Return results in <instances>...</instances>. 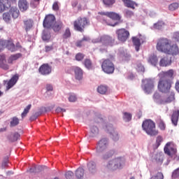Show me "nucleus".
<instances>
[{"label":"nucleus","mask_w":179,"mask_h":179,"mask_svg":"<svg viewBox=\"0 0 179 179\" xmlns=\"http://www.w3.org/2000/svg\"><path fill=\"white\" fill-rule=\"evenodd\" d=\"M62 26H64V24L62 23V22L59 21V22H55L53 25H52V27H50V29H52V30H54V31L57 32V31H59V30H61V29H62Z\"/></svg>","instance_id":"nucleus-27"},{"label":"nucleus","mask_w":179,"mask_h":179,"mask_svg":"<svg viewBox=\"0 0 179 179\" xmlns=\"http://www.w3.org/2000/svg\"><path fill=\"white\" fill-rule=\"evenodd\" d=\"M89 24H90V22L87 18L85 17H80L73 22L74 30L83 33V31H85V29H86Z\"/></svg>","instance_id":"nucleus-4"},{"label":"nucleus","mask_w":179,"mask_h":179,"mask_svg":"<svg viewBox=\"0 0 179 179\" xmlns=\"http://www.w3.org/2000/svg\"><path fill=\"white\" fill-rule=\"evenodd\" d=\"M91 132L92 134H94V135H96V134H99V128H97V127H96V126H93L91 128Z\"/></svg>","instance_id":"nucleus-64"},{"label":"nucleus","mask_w":179,"mask_h":179,"mask_svg":"<svg viewBox=\"0 0 179 179\" xmlns=\"http://www.w3.org/2000/svg\"><path fill=\"white\" fill-rule=\"evenodd\" d=\"M19 138H20V134L19 133H15L13 138L8 137V139L10 142H16Z\"/></svg>","instance_id":"nucleus-49"},{"label":"nucleus","mask_w":179,"mask_h":179,"mask_svg":"<svg viewBox=\"0 0 179 179\" xmlns=\"http://www.w3.org/2000/svg\"><path fill=\"white\" fill-rule=\"evenodd\" d=\"M18 7L21 12H26L29 9V1L27 0H19Z\"/></svg>","instance_id":"nucleus-20"},{"label":"nucleus","mask_w":179,"mask_h":179,"mask_svg":"<svg viewBox=\"0 0 179 179\" xmlns=\"http://www.w3.org/2000/svg\"><path fill=\"white\" fill-rule=\"evenodd\" d=\"M131 120H132V114L128 112L123 113V121H124V122H129Z\"/></svg>","instance_id":"nucleus-36"},{"label":"nucleus","mask_w":179,"mask_h":179,"mask_svg":"<svg viewBox=\"0 0 179 179\" xmlns=\"http://www.w3.org/2000/svg\"><path fill=\"white\" fill-rule=\"evenodd\" d=\"M174 75V70L173 69H170L167 71H162L161 72L158 76L161 78V79H169V78H173Z\"/></svg>","instance_id":"nucleus-19"},{"label":"nucleus","mask_w":179,"mask_h":179,"mask_svg":"<svg viewBox=\"0 0 179 179\" xmlns=\"http://www.w3.org/2000/svg\"><path fill=\"white\" fill-rule=\"evenodd\" d=\"M143 85L142 88L145 93L147 94H150L152 93V90H153L155 87V83L150 78H147L142 80Z\"/></svg>","instance_id":"nucleus-6"},{"label":"nucleus","mask_w":179,"mask_h":179,"mask_svg":"<svg viewBox=\"0 0 179 179\" xmlns=\"http://www.w3.org/2000/svg\"><path fill=\"white\" fill-rule=\"evenodd\" d=\"M73 172L69 171L65 173V177L66 179H73Z\"/></svg>","instance_id":"nucleus-54"},{"label":"nucleus","mask_w":179,"mask_h":179,"mask_svg":"<svg viewBox=\"0 0 179 179\" xmlns=\"http://www.w3.org/2000/svg\"><path fill=\"white\" fill-rule=\"evenodd\" d=\"M176 97H175V94L173 92H171L170 93V95L166 99L164 98V104L167 103H171V101H173V100H175Z\"/></svg>","instance_id":"nucleus-35"},{"label":"nucleus","mask_w":179,"mask_h":179,"mask_svg":"<svg viewBox=\"0 0 179 179\" xmlns=\"http://www.w3.org/2000/svg\"><path fill=\"white\" fill-rule=\"evenodd\" d=\"M71 70L73 71L76 80H82L83 79V70L80 67L71 66Z\"/></svg>","instance_id":"nucleus-16"},{"label":"nucleus","mask_w":179,"mask_h":179,"mask_svg":"<svg viewBox=\"0 0 179 179\" xmlns=\"http://www.w3.org/2000/svg\"><path fill=\"white\" fill-rule=\"evenodd\" d=\"M108 163L105 166V170L106 171H111L113 170V159L106 160Z\"/></svg>","instance_id":"nucleus-39"},{"label":"nucleus","mask_w":179,"mask_h":179,"mask_svg":"<svg viewBox=\"0 0 179 179\" xmlns=\"http://www.w3.org/2000/svg\"><path fill=\"white\" fill-rule=\"evenodd\" d=\"M6 2H8V0H0V13L4 12L5 9H6V6H5Z\"/></svg>","instance_id":"nucleus-42"},{"label":"nucleus","mask_w":179,"mask_h":179,"mask_svg":"<svg viewBox=\"0 0 179 179\" xmlns=\"http://www.w3.org/2000/svg\"><path fill=\"white\" fill-rule=\"evenodd\" d=\"M51 38V34L50 32H43V36H42V40L43 41H48Z\"/></svg>","instance_id":"nucleus-48"},{"label":"nucleus","mask_w":179,"mask_h":179,"mask_svg":"<svg viewBox=\"0 0 179 179\" xmlns=\"http://www.w3.org/2000/svg\"><path fill=\"white\" fill-rule=\"evenodd\" d=\"M0 47L2 48H7L11 52H15L16 51V46L15 43H13V41L12 39L10 40H0Z\"/></svg>","instance_id":"nucleus-7"},{"label":"nucleus","mask_w":179,"mask_h":179,"mask_svg":"<svg viewBox=\"0 0 179 179\" xmlns=\"http://www.w3.org/2000/svg\"><path fill=\"white\" fill-rule=\"evenodd\" d=\"M9 13L12 15L13 19H17L19 17V15H20V11H19L17 7H11L10 8Z\"/></svg>","instance_id":"nucleus-24"},{"label":"nucleus","mask_w":179,"mask_h":179,"mask_svg":"<svg viewBox=\"0 0 179 179\" xmlns=\"http://www.w3.org/2000/svg\"><path fill=\"white\" fill-rule=\"evenodd\" d=\"M99 15H103L104 16L110 17V19H113V13L111 12H101L99 13Z\"/></svg>","instance_id":"nucleus-57"},{"label":"nucleus","mask_w":179,"mask_h":179,"mask_svg":"<svg viewBox=\"0 0 179 179\" xmlns=\"http://www.w3.org/2000/svg\"><path fill=\"white\" fill-rule=\"evenodd\" d=\"M161 66H169L171 65V57H164L159 62Z\"/></svg>","instance_id":"nucleus-23"},{"label":"nucleus","mask_w":179,"mask_h":179,"mask_svg":"<svg viewBox=\"0 0 179 179\" xmlns=\"http://www.w3.org/2000/svg\"><path fill=\"white\" fill-rule=\"evenodd\" d=\"M53 10H59V6L58 1H55L52 5Z\"/></svg>","instance_id":"nucleus-60"},{"label":"nucleus","mask_w":179,"mask_h":179,"mask_svg":"<svg viewBox=\"0 0 179 179\" xmlns=\"http://www.w3.org/2000/svg\"><path fill=\"white\" fill-rule=\"evenodd\" d=\"M124 6L127 8H131V9H135V6H138V3L132 0H122Z\"/></svg>","instance_id":"nucleus-26"},{"label":"nucleus","mask_w":179,"mask_h":179,"mask_svg":"<svg viewBox=\"0 0 179 179\" xmlns=\"http://www.w3.org/2000/svg\"><path fill=\"white\" fill-rule=\"evenodd\" d=\"M87 168L91 174H94L97 172V168L96 167V162L91 161L87 164Z\"/></svg>","instance_id":"nucleus-25"},{"label":"nucleus","mask_w":179,"mask_h":179,"mask_svg":"<svg viewBox=\"0 0 179 179\" xmlns=\"http://www.w3.org/2000/svg\"><path fill=\"white\" fill-rule=\"evenodd\" d=\"M155 159L158 163H163V156L162 155V154H157L155 157Z\"/></svg>","instance_id":"nucleus-52"},{"label":"nucleus","mask_w":179,"mask_h":179,"mask_svg":"<svg viewBox=\"0 0 179 179\" xmlns=\"http://www.w3.org/2000/svg\"><path fill=\"white\" fill-rule=\"evenodd\" d=\"M136 71L138 72H145V67L143 66V65L139 64L136 66Z\"/></svg>","instance_id":"nucleus-58"},{"label":"nucleus","mask_w":179,"mask_h":179,"mask_svg":"<svg viewBox=\"0 0 179 179\" xmlns=\"http://www.w3.org/2000/svg\"><path fill=\"white\" fill-rule=\"evenodd\" d=\"M54 23H55V16H54V15H48L45 17L43 20V27L51 29Z\"/></svg>","instance_id":"nucleus-11"},{"label":"nucleus","mask_w":179,"mask_h":179,"mask_svg":"<svg viewBox=\"0 0 179 179\" xmlns=\"http://www.w3.org/2000/svg\"><path fill=\"white\" fill-rule=\"evenodd\" d=\"M38 170H43V166H34L29 169V173H38Z\"/></svg>","instance_id":"nucleus-50"},{"label":"nucleus","mask_w":179,"mask_h":179,"mask_svg":"<svg viewBox=\"0 0 179 179\" xmlns=\"http://www.w3.org/2000/svg\"><path fill=\"white\" fill-rule=\"evenodd\" d=\"M0 69L3 71L9 70V66L6 62V57L4 55H0Z\"/></svg>","instance_id":"nucleus-18"},{"label":"nucleus","mask_w":179,"mask_h":179,"mask_svg":"<svg viewBox=\"0 0 179 179\" xmlns=\"http://www.w3.org/2000/svg\"><path fill=\"white\" fill-rule=\"evenodd\" d=\"M83 64H84V66L87 69H93V62H92V59H85Z\"/></svg>","instance_id":"nucleus-31"},{"label":"nucleus","mask_w":179,"mask_h":179,"mask_svg":"<svg viewBox=\"0 0 179 179\" xmlns=\"http://www.w3.org/2000/svg\"><path fill=\"white\" fill-rule=\"evenodd\" d=\"M148 61L149 64H150L153 66H156V65H157V62H159V60L157 59V56L155 55H150Z\"/></svg>","instance_id":"nucleus-29"},{"label":"nucleus","mask_w":179,"mask_h":179,"mask_svg":"<svg viewBox=\"0 0 179 179\" xmlns=\"http://www.w3.org/2000/svg\"><path fill=\"white\" fill-rule=\"evenodd\" d=\"M118 55L121 57L122 61L128 62V61L131 60V54L126 48H120Z\"/></svg>","instance_id":"nucleus-14"},{"label":"nucleus","mask_w":179,"mask_h":179,"mask_svg":"<svg viewBox=\"0 0 179 179\" xmlns=\"http://www.w3.org/2000/svg\"><path fill=\"white\" fill-rule=\"evenodd\" d=\"M17 125H19V118L13 117L10 122V127L13 128V127H16Z\"/></svg>","instance_id":"nucleus-38"},{"label":"nucleus","mask_w":179,"mask_h":179,"mask_svg":"<svg viewBox=\"0 0 179 179\" xmlns=\"http://www.w3.org/2000/svg\"><path fill=\"white\" fill-rule=\"evenodd\" d=\"M77 99H78V98H76V95H70L69 97V101L71 103H73V102L76 101Z\"/></svg>","instance_id":"nucleus-62"},{"label":"nucleus","mask_w":179,"mask_h":179,"mask_svg":"<svg viewBox=\"0 0 179 179\" xmlns=\"http://www.w3.org/2000/svg\"><path fill=\"white\" fill-rule=\"evenodd\" d=\"M113 27H115V26H118V24H120V23H122V20H121V15H120V14L117 13H113Z\"/></svg>","instance_id":"nucleus-21"},{"label":"nucleus","mask_w":179,"mask_h":179,"mask_svg":"<svg viewBox=\"0 0 179 179\" xmlns=\"http://www.w3.org/2000/svg\"><path fill=\"white\" fill-rule=\"evenodd\" d=\"M3 19L4 22L9 23L10 22V13H4L3 14Z\"/></svg>","instance_id":"nucleus-47"},{"label":"nucleus","mask_w":179,"mask_h":179,"mask_svg":"<svg viewBox=\"0 0 179 179\" xmlns=\"http://www.w3.org/2000/svg\"><path fill=\"white\" fill-rule=\"evenodd\" d=\"M8 162H9V159L8 158L4 159L1 164L2 169H5V167H8Z\"/></svg>","instance_id":"nucleus-61"},{"label":"nucleus","mask_w":179,"mask_h":179,"mask_svg":"<svg viewBox=\"0 0 179 179\" xmlns=\"http://www.w3.org/2000/svg\"><path fill=\"white\" fill-rule=\"evenodd\" d=\"M53 50H54V46H52V45L45 46V52H50V51H52Z\"/></svg>","instance_id":"nucleus-63"},{"label":"nucleus","mask_w":179,"mask_h":179,"mask_svg":"<svg viewBox=\"0 0 179 179\" xmlns=\"http://www.w3.org/2000/svg\"><path fill=\"white\" fill-rule=\"evenodd\" d=\"M153 100L157 104H164V96H160L159 92H155L153 96Z\"/></svg>","instance_id":"nucleus-22"},{"label":"nucleus","mask_w":179,"mask_h":179,"mask_svg":"<svg viewBox=\"0 0 179 179\" xmlns=\"http://www.w3.org/2000/svg\"><path fill=\"white\" fill-rule=\"evenodd\" d=\"M164 176H163V173H162V172H158L156 175L150 178V179H164Z\"/></svg>","instance_id":"nucleus-51"},{"label":"nucleus","mask_w":179,"mask_h":179,"mask_svg":"<svg viewBox=\"0 0 179 179\" xmlns=\"http://www.w3.org/2000/svg\"><path fill=\"white\" fill-rule=\"evenodd\" d=\"M52 71V67H51V66H50L48 64H43L38 69L39 73H41V75H43L44 76L50 75Z\"/></svg>","instance_id":"nucleus-15"},{"label":"nucleus","mask_w":179,"mask_h":179,"mask_svg":"<svg viewBox=\"0 0 179 179\" xmlns=\"http://www.w3.org/2000/svg\"><path fill=\"white\" fill-rule=\"evenodd\" d=\"M24 26L26 31L30 30L33 27V20L29 19L24 21Z\"/></svg>","instance_id":"nucleus-32"},{"label":"nucleus","mask_w":179,"mask_h":179,"mask_svg":"<svg viewBox=\"0 0 179 179\" xmlns=\"http://www.w3.org/2000/svg\"><path fill=\"white\" fill-rule=\"evenodd\" d=\"M179 8V3H172L169 6V10L174 11L177 10Z\"/></svg>","instance_id":"nucleus-44"},{"label":"nucleus","mask_w":179,"mask_h":179,"mask_svg":"<svg viewBox=\"0 0 179 179\" xmlns=\"http://www.w3.org/2000/svg\"><path fill=\"white\" fill-rule=\"evenodd\" d=\"M31 108V104H29L24 109V111L21 114L22 118H24L27 114H29V111H30V109Z\"/></svg>","instance_id":"nucleus-41"},{"label":"nucleus","mask_w":179,"mask_h":179,"mask_svg":"<svg viewBox=\"0 0 179 179\" xmlns=\"http://www.w3.org/2000/svg\"><path fill=\"white\" fill-rule=\"evenodd\" d=\"M116 34H117L118 41L122 43H125L129 38V31L125 29H117Z\"/></svg>","instance_id":"nucleus-8"},{"label":"nucleus","mask_w":179,"mask_h":179,"mask_svg":"<svg viewBox=\"0 0 179 179\" xmlns=\"http://www.w3.org/2000/svg\"><path fill=\"white\" fill-rule=\"evenodd\" d=\"M142 128L143 131H145L150 136H156L159 134V131L156 130V124L150 119L143 122Z\"/></svg>","instance_id":"nucleus-3"},{"label":"nucleus","mask_w":179,"mask_h":179,"mask_svg":"<svg viewBox=\"0 0 179 179\" xmlns=\"http://www.w3.org/2000/svg\"><path fill=\"white\" fill-rule=\"evenodd\" d=\"M178 117H179V110L174 111L171 116V122L175 127H177V124L178 122Z\"/></svg>","instance_id":"nucleus-28"},{"label":"nucleus","mask_w":179,"mask_h":179,"mask_svg":"<svg viewBox=\"0 0 179 179\" xmlns=\"http://www.w3.org/2000/svg\"><path fill=\"white\" fill-rule=\"evenodd\" d=\"M101 68L105 73H113V61L110 59L104 60Z\"/></svg>","instance_id":"nucleus-12"},{"label":"nucleus","mask_w":179,"mask_h":179,"mask_svg":"<svg viewBox=\"0 0 179 179\" xmlns=\"http://www.w3.org/2000/svg\"><path fill=\"white\" fill-rule=\"evenodd\" d=\"M124 15L126 16V17H132V16H134V13L129 10V9H126L124 10Z\"/></svg>","instance_id":"nucleus-53"},{"label":"nucleus","mask_w":179,"mask_h":179,"mask_svg":"<svg viewBox=\"0 0 179 179\" xmlns=\"http://www.w3.org/2000/svg\"><path fill=\"white\" fill-rule=\"evenodd\" d=\"M120 133H118L116 130H113V142H118L120 141Z\"/></svg>","instance_id":"nucleus-43"},{"label":"nucleus","mask_w":179,"mask_h":179,"mask_svg":"<svg viewBox=\"0 0 179 179\" xmlns=\"http://www.w3.org/2000/svg\"><path fill=\"white\" fill-rule=\"evenodd\" d=\"M96 153L101 154L102 160L113 159V147L110 144V140L107 138H101L96 143Z\"/></svg>","instance_id":"nucleus-2"},{"label":"nucleus","mask_w":179,"mask_h":179,"mask_svg":"<svg viewBox=\"0 0 179 179\" xmlns=\"http://www.w3.org/2000/svg\"><path fill=\"white\" fill-rule=\"evenodd\" d=\"M11 57V59H13V60L14 61H17V59H19V58H20V57H22V55L20 53H17L15 55H13L11 56H10Z\"/></svg>","instance_id":"nucleus-59"},{"label":"nucleus","mask_w":179,"mask_h":179,"mask_svg":"<svg viewBox=\"0 0 179 179\" xmlns=\"http://www.w3.org/2000/svg\"><path fill=\"white\" fill-rule=\"evenodd\" d=\"M69 37H71V29H69V28H66L62 35V38L64 40H66V38H69Z\"/></svg>","instance_id":"nucleus-46"},{"label":"nucleus","mask_w":179,"mask_h":179,"mask_svg":"<svg viewBox=\"0 0 179 179\" xmlns=\"http://www.w3.org/2000/svg\"><path fill=\"white\" fill-rule=\"evenodd\" d=\"M156 48L159 52H164V54H168V55H177L179 54L177 44H171V40L167 38H159Z\"/></svg>","instance_id":"nucleus-1"},{"label":"nucleus","mask_w":179,"mask_h":179,"mask_svg":"<svg viewBox=\"0 0 179 179\" xmlns=\"http://www.w3.org/2000/svg\"><path fill=\"white\" fill-rule=\"evenodd\" d=\"M100 40L101 43L105 44L106 45H108V44H110V42L111 41V37L107 35H104L101 37Z\"/></svg>","instance_id":"nucleus-34"},{"label":"nucleus","mask_w":179,"mask_h":179,"mask_svg":"<svg viewBox=\"0 0 179 179\" xmlns=\"http://www.w3.org/2000/svg\"><path fill=\"white\" fill-rule=\"evenodd\" d=\"M131 40L133 41V44L135 47L136 51L138 52L141 48V45H142L143 43V40H142V38H139L138 36H133L131 38Z\"/></svg>","instance_id":"nucleus-17"},{"label":"nucleus","mask_w":179,"mask_h":179,"mask_svg":"<svg viewBox=\"0 0 179 179\" xmlns=\"http://www.w3.org/2000/svg\"><path fill=\"white\" fill-rule=\"evenodd\" d=\"M76 61H78V62H80L85 59V54L82 52H78L75 56Z\"/></svg>","instance_id":"nucleus-40"},{"label":"nucleus","mask_w":179,"mask_h":179,"mask_svg":"<svg viewBox=\"0 0 179 179\" xmlns=\"http://www.w3.org/2000/svg\"><path fill=\"white\" fill-rule=\"evenodd\" d=\"M125 166V158L117 157L113 159V171L121 170Z\"/></svg>","instance_id":"nucleus-10"},{"label":"nucleus","mask_w":179,"mask_h":179,"mask_svg":"<svg viewBox=\"0 0 179 179\" xmlns=\"http://www.w3.org/2000/svg\"><path fill=\"white\" fill-rule=\"evenodd\" d=\"M158 124L159 128H160L162 131H164L166 129V124H164V122H163V120H159Z\"/></svg>","instance_id":"nucleus-56"},{"label":"nucleus","mask_w":179,"mask_h":179,"mask_svg":"<svg viewBox=\"0 0 179 179\" xmlns=\"http://www.w3.org/2000/svg\"><path fill=\"white\" fill-rule=\"evenodd\" d=\"M19 80V76L17 74L14 75L9 80H4L3 84L6 87V90L12 89Z\"/></svg>","instance_id":"nucleus-9"},{"label":"nucleus","mask_w":179,"mask_h":179,"mask_svg":"<svg viewBox=\"0 0 179 179\" xmlns=\"http://www.w3.org/2000/svg\"><path fill=\"white\" fill-rule=\"evenodd\" d=\"M103 129L106 131V132H111L113 129V126L110 124H106L103 127Z\"/></svg>","instance_id":"nucleus-55"},{"label":"nucleus","mask_w":179,"mask_h":179,"mask_svg":"<svg viewBox=\"0 0 179 179\" xmlns=\"http://www.w3.org/2000/svg\"><path fill=\"white\" fill-rule=\"evenodd\" d=\"M171 89V80L167 78H160L158 83V90L162 93H169Z\"/></svg>","instance_id":"nucleus-5"},{"label":"nucleus","mask_w":179,"mask_h":179,"mask_svg":"<svg viewBox=\"0 0 179 179\" xmlns=\"http://www.w3.org/2000/svg\"><path fill=\"white\" fill-rule=\"evenodd\" d=\"M83 176H85V169L83 168H78L76 171V177H77L78 179H82L83 178Z\"/></svg>","instance_id":"nucleus-33"},{"label":"nucleus","mask_w":179,"mask_h":179,"mask_svg":"<svg viewBox=\"0 0 179 179\" xmlns=\"http://www.w3.org/2000/svg\"><path fill=\"white\" fill-rule=\"evenodd\" d=\"M164 153L168 155V156H173V155H176L177 152V148L173 143H167L164 148Z\"/></svg>","instance_id":"nucleus-13"},{"label":"nucleus","mask_w":179,"mask_h":179,"mask_svg":"<svg viewBox=\"0 0 179 179\" xmlns=\"http://www.w3.org/2000/svg\"><path fill=\"white\" fill-rule=\"evenodd\" d=\"M166 26V24L163 21H158L157 23L154 24V29L157 30H162Z\"/></svg>","instance_id":"nucleus-37"},{"label":"nucleus","mask_w":179,"mask_h":179,"mask_svg":"<svg viewBox=\"0 0 179 179\" xmlns=\"http://www.w3.org/2000/svg\"><path fill=\"white\" fill-rule=\"evenodd\" d=\"M162 142H163V138H162V136H158L156 139L155 145H154L155 149H157V148L160 146Z\"/></svg>","instance_id":"nucleus-45"},{"label":"nucleus","mask_w":179,"mask_h":179,"mask_svg":"<svg viewBox=\"0 0 179 179\" xmlns=\"http://www.w3.org/2000/svg\"><path fill=\"white\" fill-rule=\"evenodd\" d=\"M97 92L100 94H106L108 92V87L107 85H101L97 87Z\"/></svg>","instance_id":"nucleus-30"}]
</instances>
